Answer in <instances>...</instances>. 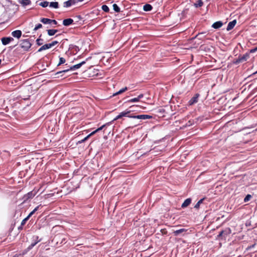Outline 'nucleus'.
<instances>
[{
  "instance_id": "obj_1",
  "label": "nucleus",
  "mask_w": 257,
  "mask_h": 257,
  "mask_svg": "<svg viewBox=\"0 0 257 257\" xmlns=\"http://www.w3.org/2000/svg\"><path fill=\"white\" fill-rule=\"evenodd\" d=\"M85 61H83L79 64H77L76 65H73L72 66H71L69 68H68L67 69H65V70H62V71H59L58 72L56 73V75H58V74H61L62 73H65V72H67L68 71H69L70 70H74L75 69H78L79 68H80V67L85 63Z\"/></svg>"
},
{
  "instance_id": "obj_2",
  "label": "nucleus",
  "mask_w": 257,
  "mask_h": 257,
  "mask_svg": "<svg viewBox=\"0 0 257 257\" xmlns=\"http://www.w3.org/2000/svg\"><path fill=\"white\" fill-rule=\"evenodd\" d=\"M20 46L25 51H27L31 46V43L28 39L21 41Z\"/></svg>"
},
{
  "instance_id": "obj_3",
  "label": "nucleus",
  "mask_w": 257,
  "mask_h": 257,
  "mask_svg": "<svg viewBox=\"0 0 257 257\" xmlns=\"http://www.w3.org/2000/svg\"><path fill=\"white\" fill-rule=\"evenodd\" d=\"M249 55L247 53H246L243 55L242 56H239L238 59L236 60L235 63L237 64L241 62H243L247 60V59L249 58Z\"/></svg>"
},
{
  "instance_id": "obj_4",
  "label": "nucleus",
  "mask_w": 257,
  "mask_h": 257,
  "mask_svg": "<svg viewBox=\"0 0 257 257\" xmlns=\"http://www.w3.org/2000/svg\"><path fill=\"white\" fill-rule=\"evenodd\" d=\"M129 117L141 119H150L152 118V116L147 115V114H142V115H133V116H129Z\"/></svg>"
},
{
  "instance_id": "obj_5",
  "label": "nucleus",
  "mask_w": 257,
  "mask_h": 257,
  "mask_svg": "<svg viewBox=\"0 0 257 257\" xmlns=\"http://www.w3.org/2000/svg\"><path fill=\"white\" fill-rule=\"evenodd\" d=\"M131 112V110H125L124 111H122V112H120L119 115H118L117 116H116V117L115 118H114L113 121L116 120H117L118 119H119V118H121L123 116H125V117H129L130 115H128V114Z\"/></svg>"
},
{
  "instance_id": "obj_6",
  "label": "nucleus",
  "mask_w": 257,
  "mask_h": 257,
  "mask_svg": "<svg viewBox=\"0 0 257 257\" xmlns=\"http://www.w3.org/2000/svg\"><path fill=\"white\" fill-rule=\"evenodd\" d=\"M18 2L24 8L31 4V0H18Z\"/></svg>"
},
{
  "instance_id": "obj_7",
  "label": "nucleus",
  "mask_w": 257,
  "mask_h": 257,
  "mask_svg": "<svg viewBox=\"0 0 257 257\" xmlns=\"http://www.w3.org/2000/svg\"><path fill=\"white\" fill-rule=\"evenodd\" d=\"M35 195V193L31 191L24 195L23 199L24 200V201H26L28 199L30 198H32Z\"/></svg>"
},
{
  "instance_id": "obj_8",
  "label": "nucleus",
  "mask_w": 257,
  "mask_h": 257,
  "mask_svg": "<svg viewBox=\"0 0 257 257\" xmlns=\"http://www.w3.org/2000/svg\"><path fill=\"white\" fill-rule=\"evenodd\" d=\"M199 95L198 94H196L194 97H193L189 101V104L190 105H192L194 103H196L198 101V98Z\"/></svg>"
},
{
  "instance_id": "obj_9",
  "label": "nucleus",
  "mask_w": 257,
  "mask_h": 257,
  "mask_svg": "<svg viewBox=\"0 0 257 257\" xmlns=\"http://www.w3.org/2000/svg\"><path fill=\"white\" fill-rule=\"evenodd\" d=\"M13 40L14 39L12 37H4L2 39V42L3 45H6Z\"/></svg>"
},
{
  "instance_id": "obj_10",
  "label": "nucleus",
  "mask_w": 257,
  "mask_h": 257,
  "mask_svg": "<svg viewBox=\"0 0 257 257\" xmlns=\"http://www.w3.org/2000/svg\"><path fill=\"white\" fill-rule=\"evenodd\" d=\"M231 233V230L229 228H226L224 230L221 231L218 236H223L225 235H227Z\"/></svg>"
},
{
  "instance_id": "obj_11",
  "label": "nucleus",
  "mask_w": 257,
  "mask_h": 257,
  "mask_svg": "<svg viewBox=\"0 0 257 257\" xmlns=\"http://www.w3.org/2000/svg\"><path fill=\"white\" fill-rule=\"evenodd\" d=\"M236 24V21L235 20L229 22L227 27V31H230L235 26Z\"/></svg>"
},
{
  "instance_id": "obj_12",
  "label": "nucleus",
  "mask_w": 257,
  "mask_h": 257,
  "mask_svg": "<svg viewBox=\"0 0 257 257\" xmlns=\"http://www.w3.org/2000/svg\"><path fill=\"white\" fill-rule=\"evenodd\" d=\"M12 35L18 39L20 38L22 35V32L20 30H16L12 33Z\"/></svg>"
},
{
  "instance_id": "obj_13",
  "label": "nucleus",
  "mask_w": 257,
  "mask_h": 257,
  "mask_svg": "<svg viewBox=\"0 0 257 257\" xmlns=\"http://www.w3.org/2000/svg\"><path fill=\"white\" fill-rule=\"evenodd\" d=\"M73 23V20L72 19L69 18L65 19L63 21V25L65 26H68Z\"/></svg>"
},
{
  "instance_id": "obj_14",
  "label": "nucleus",
  "mask_w": 257,
  "mask_h": 257,
  "mask_svg": "<svg viewBox=\"0 0 257 257\" xmlns=\"http://www.w3.org/2000/svg\"><path fill=\"white\" fill-rule=\"evenodd\" d=\"M75 4V0H69L64 3V7L66 8L69 7L72 5H73Z\"/></svg>"
},
{
  "instance_id": "obj_15",
  "label": "nucleus",
  "mask_w": 257,
  "mask_h": 257,
  "mask_svg": "<svg viewBox=\"0 0 257 257\" xmlns=\"http://www.w3.org/2000/svg\"><path fill=\"white\" fill-rule=\"evenodd\" d=\"M51 48V45L50 43L46 44L42 46L41 47H40L39 50H38V52H40L43 50L48 49Z\"/></svg>"
},
{
  "instance_id": "obj_16",
  "label": "nucleus",
  "mask_w": 257,
  "mask_h": 257,
  "mask_svg": "<svg viewBox=\"0 0 257 257\" xmlns=\"http://www.w3.org/2000/svg\"><path fill=\"white\" fill-rule=\"evenodd\" d=\"M191 202V198H187L186 199L184 202L182 203L181 207L182 208H185L188 206Z\"/></svg>"
},
{
  "instance_id": "obj_17",
  "label": "nucleus",
  "mask_w": 257,
  "mask_h": 257,
  "mask_svg": "<svg viewBox=\"0 0 257 257\" xmlns=\"http://www.w3.org/2000/svg\"><path fill=\"white\" fill-rule=\"evenodd\" d=\"M223 24L221 21L216 22L212 25V27L214 29H218L222 26Z\"/></svg>"
},
{
  "instance_id": "obj_18",
  "label": "nucleus",
  "mask_w": 257,
  "mask_h": 257,
  "mask_svg": "<svg viewBox=\"0 0 257 257\" xmlns=\"http://www.w3.org/2000/svg\"><path fill=\"white\" fill-rule=\"evenodd\" d=\"M186 231V229L185 228H181L178 230L173 231L174 235L175 236H177L180 233H183Z\"/></svg>"
},
{
  "instance_id": "obj_19",
  "label": "nucleus",
  "mask_w": 257,
  "mask_h": 257,
  "mask_svg": "<svg viewBox=\"0 0 257 257\" xmlns=\"http://www.w3.org/2000/svg\"><path fill=\"white\" fill-rule=\"evenodd\" d=\"M58 32L57 30L50 29L47 30L48 35L52 36L54 35Z\"/></svg>"
},
{
  "instance_id": "obj_20",
  "label": "nucleus",
  "mask_w": 257,
  "mask_h": 257,
  "mask_svg": "<svg viewBox=\"0 0 257 257\" xmlns=\"http://www.w3.org/2000/svg\"><path fill=\"white\" fill-rule=\"evenodd\" d=\"M152 6L149 4H146L144 6L143 9L145 11H150L152 9Z\"/></svg>"
},
{
  "instance_id": "obj_21",
  "label": "nucleus",
  "mask_w": 257,
  "mask_h": 257,
  "mask_svg": "<svg viewBox=\"0 0 257 257\" xmlns=\"http://www.w3.org/2000/svg\"><path fill=\"white\" fill-rule=\"evenodd\" d=\"M127 90V88L126 87H125L124 88H122V89H121L120 90H119L118 92L114 93L113 94V96H115V95H118V94H120L124 92H125L126 90Z\"/></svg>"
},
{
  "instance_id": "obj_22",
  "label": "nucleus",
  "mask_w": 257,
  "mask_h": 257,
  "mask_svg": "<svg viewBox=\"0 0 257 257\" xmlns=\"http://www.w3.org/2000/svg\"><path fill=\"white\" fill-rule=\"evenodd\" d=\"M40 21L44 24H50L51 19L48 18H42Z\"/></svg>"
},
{
  "instance_id": "obj_23",
  "label": "nucleus",
  "mask_w": 257,
  "mask_h": 257,
  "mask_svg": "<svg viewBox=\"0 0 257 257\" xmlns=\"http://www.w3.org/2000/svg\"><path fill=\"white\" fill-rule=\"evenodd\" d=\"M49 6L50 7H52V8H53L55 9H57L59 7V4H58V2H51L50 3Z\"/></svg>"
},
{
  "instance_id": "obj_24",
  "label": "nucleus",
  "mask_w": 257,
  "mask_h": 257,
  "mask_svg": "<svg viewBox=\"0 0 257 257\" xmlns=\"http://www.w3.org/2000/svg\"><path fill=\"white\" fill-rule=\"evenodd\" d=\"M204 198L200 199L194 206V208L198 209L200 207V205L203 202Z\"/></svg>"
},
{
  "instance_id": "obj_25",
  "label": "nucleus",
  "mask_w": 257,
  "mask_h": 257,
  "mask_svg": "<svg viewBox=\"0 0 257 257\" xmlns=\"http://www.w3.org/2000/svg\"><path fill=\"white\" fill-rule=\"evenodd\" d=\"M39 5L43 8H46V7H48V6L49 5V2H48L47 1L41 2L39 4Z\"/></svg>"
},
{
  "instance_id": "obj_26",
  "label": "nucleus",
  "mask_w": 257,
  "mask_h": 257,
  "mask_svg": "<svg viewBox=\"0 0 257 257\" xmlns=\"http://www.w3.org/2000/svg\"><path fill=\"white\" fill-rule=\"evenodd\" d=\"M194 5L196 7H200L203 5V2L201 0H198Z\"/></svg>"
},
{
  "instance_id": "obj_27",
  "label": "nucleus",
  "mask_w": 257,
  "mask_h": 257,
  "mask_svg": "<svg viewBox=\"0 0 257 257\" xmlns=\"http://www.w3.org/2000/svg\"><path fill=\"white\" fill-rule=\"evenodd\" d=\"M113 9L114 11H115L116 12H120L119 8L115 4L113 5Z\"/></svg>"
},
{
  "instance_id": "obj_28",
  "label": "nucleus",
  "mask_w": 257,
  "mask_h": 257,
  "mask_svg": "<svg viewBox=\"0 0 257 257\" xmlns=\"http://www.w3.org/2000/svg\"><path fill=\"white\" fill-rule=\"evenodd\" d=\"M40 206H37L32 212L30 213L29 215L28 216V217H30L36 211H37L39 208Z\"/></svg>"
},
{
  "instance_id": "obj_29",
  "label": "nucleus",
  "mask_w": 257,
  "mask_h": 257,
  "mask_svg": "<svg viewBox=\"0 0 257 257\" xmlns=\"http://www.w3.org/2000/svg\"><path fill=\"white\" fill-rule=\"evenodd\" d=\"M140 100L138 99L137 97L131 99L127 101V102L132 103V102H138Z\"/></svg>"
},
{
  "instance_id": "obj_30",
  "label": "nucleus",
  "mask_w": 257,
  "mask_h": 257,
  "mask_svg": "<svg viewBox=\"0 0 257 257\" xmlns=\"http://www.w3.org/2000/svg\"><path fill=\"white\" fill-rule=\"evenodd\" d=\"M109 124H110V122H108V123H105V124L102 125L101 126H100L99 128H98L97 129H96V131L99 132V131L102 130L105 126L109 125Z\"/></svg>"
},
{
  "instance_id": "obj_31",
  "label": "nucleus",
  "mask_w": 257,
  "mask_h": 257,
  "mask_svg": "<svg viewBox=\"0 0 257 257\" xmlns=\"http://www.w3.org/2000/svg\"><path fill=\"white\" fill-rule=\"evenodd\" d=\"M102 10L105 12H108L109 11V8L106 5H103L102 6Z\"/></svg>"
},
{
  "instance_id": "obj_32",
  "label": "nucleus",
  "mask_w": 257,
  "mask_h": 257,
  "mask_svg": "<svg viewBox=\"0 0 257 257\" xmlns=\"http://www.w3.org/2000/svg\"><path fill=\"white\" fill-rule=\"evenodd\" d=\"M40 241V240H38L37 241L34 242V243H32L28 247V249H32L38 242H39Z\"/></svg>"
},
{
  "instance_id": "obj_33",
  "label": "nucleus",
  "mask_w": 257,
  "mask_h": 257,
  "mask_svg": "<svg viewBox=\"0 0 257 257\" xmlns=\"http://www.w3.org/2000/svg\"><path fill=\"white\" fill-rule=\"evenodd\" d=\"M65 62V59L64 58L61 57L59 59V62L58 65L63 64Z\"/></svg>"
},
{
  "instance_id": "obj_34",
  "label": "nucleus",
  "mask_w": 257,
  "mask_h": 257,
  "mask_svg": "<svg viewBox=\"0 0 257 257\" xmlns=\"http://www.w3.org/2000/svg\"><path fill=\"white\" fill-rule=\"evenodd\" d=\"M42 27V24H38V25H37L36 26V27H35V28L34 29V31H37V30H38L39 29H40Z\"/></svg>"
},
{
  "instance_id": "obj_35",
  "label": "nucleus",
  "mask_w": 257,
  "mask_h": 257,
  "mask_svg": "<svg viewBox=\"0 0 257 257\" xmlns=\"http://www.w3.org/2000/svg\"><path fill=\"white\" fill-rule=\"evenodd\" d=\"M251 196L250 195H247L246 196V197L244 198V201L245 202H247L248 201H249L250 200V199L251 198Z\"/></svg>"
},
{
  "instance_id": "obj_36",
  "label": "nucleus",
  "mask_w": 257,
  "mask_h": 257,
  "mask_svg": "<svg viewBox=\"0 0 257 257\" xmlns=\"http://www.w3.org/2000/svg\"><path fill=\"white\" fill-rule=\"evenodd\" d=\"M36 41L38 45H42L43 44V40L41 39H38Z\"/></svg>"
},
{
  "instance_id": "obj_37",
  "label": "nucleus",
  "mask_w": 257,
  "mask_h": 257,
  "mask_svg": "<svg viewBox=\"0 0 257 257\" xmlns=\"http://www.w3.org/2000/svg\"><path fill=\"white\" fill-rule=\"evenodd\" d=\"M29 218V217H28V216H27L26 218L24 219L21 222V225H24L26 223V221L28 220Z\"/></svg>"
},
{
  "instance_id": "obj_38",
  "label": "nucleus",
  "mask_w": 257,
  "mask_h": 257,
  "mask_svg": "<svg viewBox=\"0 0 257 257\" xmlns=\"http://www.w3.org/2000/svg\"><path fill=\"white\" fill-rule=\"evenodd\" d=\"M58 43V42L57 41H53L52 43H50L51 45V47L53 46H54L55 45L57 44Z\"/></svg>"
},
{
  "instance_id": "obj_39",
  "label": "nucleus",
  "mask_w": 257,
  "mask_h": 257,
  "mask_svg": "<svg viewBox=\"0 0 257 257\" xmlns=\"http://www.w3.org/2000/svg\"><path fill=\"white\" fill-rule=\"evenodd\" d=\"M204 33H199L196 37H198L199 39H202V36L203 35Z\"/></svg>"
},
{
  "instance_id": "obj_40",
  "label": "nucleus",
  "mask_w": 257,
  "mask_h": 257,
  "mask_svg": "<svg viewBox=\"0 0 257 257\" xmlns=\"http://www.w3.org/2000/svg\"><path fill=\"white\" fill-rule=\"evenodd\" d=\"M53 24L54 25H57V22L56 20H51V22H50V24Z\"/></svg>"
},
{
  "instance_id": "obj_41",
  "label": "nucleus",
  "mask_w": 257,
  "mask_h": 257,
  "mask_svg": "<svg viewBox=\"0 0 257 257\" xmlns=\"http://www.w3.org/2000/svg\"><path fill=\"white\" fill-rule=\"evenodd\" d=\"M97 132H98L97 131H96V130H95L94 131L92 132V133H91L89 135V137H91V136L94 135L95 133H96Z\"/></svg>"
},
{
  "instance_id": "obj_42",
  "label": "nucleus",
  "mask_w": 257,
  "mask_h": 257,
  "mask_svg": "<svg viewBox=\"0 0 257 257\" xmlns=\"http://www.w3.org/2000/svg\"><path fill=\"white\" fill-rule=\"evenodd\" d=\"M257 51V47L254 48V49H252L250 50L251 53H253Z\"/></svg>"
},
{
  "instance_id": "obj_43",
  "label": "nucleus",
  "mask_w": 257,
  "mask_h": 257,
  "mask_svg": "<svg viewBox=\"0 0 257 257\" xmlns=\"http://www.w3.org/2000/svg\"><path fill=\"white\" fill-rule=\"evenodd\" d=\"M144 96V95L143 94H140L138 97L137 98H138V99L140 100L142 98H143Z\"/></svg>"
},
{
  "instance_id": "obj_44",
  "label": "nucleus",
  "mask_w": 257,
  "mask_h": 257,
  "mask_svg": "<svg viewBox=\"0 0 257 257\" xmlns=\"http://www.w3.org/2000/svg\"><path fill=\"white\" fill-rule=\"evenodd\" d=\"M89 137H90L89 136V135H88L84 139H83L81 142H84L86 141Z\"/></svg>"
},
{
  "instance_id": "obj_45",
  "label": "nucleus",
  "mask_w": 257,
  "mask_h": 257,
  "mask_svg": "<svg viewBox=\"0 0 257 257\" xmlns=\"http://www.w3.org/2000/svg\"><path fill=\"white\" fill-rule=\"evenodd\" d=\"M192 125V122H191V120H189L188 122V123L187 124V126H191Z\"/></svg>"
},
{
  "instance_id": "obj_46",
  "label": "nucleus",
  "mask_w": 257,
  "mask_h": 257,
  "mask_svg": "<svg viewBox=\"0 0 257 257\" xmlns=\"http://www.w3.org/2000/svg\"><path fill=\"white\" fill-rule=\"evenodd\" d=\"M0 8L2 10V11H3L4 10V7L3 6L0 5Z\"/></svg>"
},
{
  "instance_id": "obj_47",
  "label": "nucleus",
  "mask_w": 257,
  "mask_h": 257,
  "mask_svg": "<svg viewBox=\"0 0 257 257\" xmlns=\"http://www.w3.org/2000/svg\"><path fill=\"white\" fill-rule=\"evenodd\" d=\"M78 2H82L83 0H77Z\"/></svg>"
},
{
  "instance_id": "obj_48",
  "label": "nucleus",
  "mask_w": 257,
  "mask_h": 257,
  "mask_svg": "<svg viewBox=\"0 0 257 257\" xmlns=\"http://www.w3.org/2000/svg\"><path fill=\"white\" fill-rule=\"evenodd\" d=\"M256 73H257V71H256V72L253 73L252 74V75H254V74H256Z\"/></svg>"
}]
</instances>
